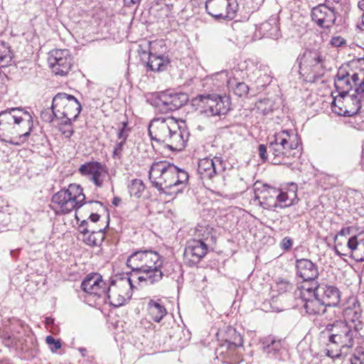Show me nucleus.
<instances>
[{"label":"nucleus","instance_id":"nucleus-1","mask_svg":"<svg viewBox=\"0 0 364 364\" xmlns=\"http://www.w3.org/2000/svg\"><path fill=\"white\" fill-rule=\"evenodd\" d=\"M302 146L298 134L293 131L282 130L268 138L267 145L259 144L258 152L263 162L270 160L274 165L291 167L301 155Z\"/></svg>","mask_w":364,"mask_h":364},{"label":"nucleus","instance_id":"nucleus-2","mask_svg":"<svg viewBox=\"0 0 364 364\" xmlns=\"http://www.w3.org/2000/svg\"><path fill=\"white\" fill-rule=\"evenodd\" d=\"M148 132L151 141L164 144L171 151L183 149L189 136L185 122L171 117L154 118Z\"/></svg>","mask_w":364,"mask_h":364},{"label":"nucleus","instance_id":"nucleus-3","mask_svg":"<svg viewBox=\"0 0 364 364\" xmlns=\"http://www.w3.org/2000/svg\"><path fill=\"white\" fill-rule=\"evenodd\" d=\"M33 117L29 112L13 107L0 112V140L20 146L31 134Z\"/></svg>","mask_w":364,"mask_h":364},{"label":"nucleus","instance_id":"nucleus-4","mask_svg":"<svg viewBox=\"0 0 364 364\" xmlns=\"http://www.w3.org/2000/svg\"><path fill=\"white\" fill-rule=\"evenodd\" d=\"M188 173L167 161L154 162L149 171L152 186L161 193L176 195L183 191L188 183Z\"/></svg>","mask_w":364,"mask_h":364},{"label":"nucleus","instance_id":"nucleus-5","mask_svg":"<svg viewBox=\"0 0 364 364\" xmlns=\"http://www.w3.org/2000/svg\"><path fill=\"white\" fill-rule=\"evenodd\" d=\"M127 265L132 272L142 273L143 275L134 274V280L144 281L149 284H154L161 281L168 273L162 270L163 258L156 252L151 250H139L132 252L127 259Z\"/></svg>","mask_w":364,"mask_h":364},{"label":"nucleus","instance_id":"nucleus-6","mask_svg":"<svg viewBox=\"0 0 364 364\" xmlns=\"http://www.w3.org/2000/svg\"><path fill=\"white\" fill-rule=\"evenodd\" d=\"M356 325L351 326L346 321H335L327 324L320 336L326 340V355L332 358H346L347 350L352 348L357 335Z\"/></svg>","mask_w":364,"mask_h":364},{"label":"nucleus","instance_id":"nucleus-7","mask_svg":"<svg viewBox=\"0 0 364 364\" xmlns=\"http://www.w3.org/2000/svg\"><path fill=\"white\" fill-rule=\"evenodd\" d=\"M82 187L76 183L70 184L66 189H61L51 198V209L58 215H64L77 210L86 203Z\"/></svg>","mask_w":364,"mask_h":364},{"label":"nucleus","instance_id":"nucleus-8","mask_svg":"<svg viewBox=\"0 0 364 364\" xmlns=\"http://www.w3.org/2000/svg\"><path fill=\"white\" fill-rule=\"evenodd\" d=\"M334 86L338 96L344 98L355 87V93L364 94V69L353 70L349 65L341 66L334 78Z\"/></svg>","mask_w":364,"mask_h":364},{"label":"nucleus","instance_id":"nucleus-9","mask_svg":"<svg viewBox=\"0 0 364 364\" xmlns=\"http://www.w3.org/2000/svg\"><path fill=\"white\" fill-rule=\"evenodd\" d=\"M196 109L207 117H221L230 110L231 101L226 95L216 93L200 95L192 100Z\"/></svg>","mask_w":364,"mask_h":364},{"label":"nucleus","instance_id":"nucleus-10","mask_svg":"<svg viewBox=\"0 0 364 364\" xmlns=\"http://www.w3.org/2000/svg\"><path fill=\"white\" fill-rule=\"evenodd\" d=\"M134 274L126 273L122 277H117L111 280L108 285L106 298L109 304L115 307L124 305L132 296Z\"/></svg>","mask_w":364,"mask_h":364},{"label":"nucleus","instance_id":"nucleus-11","mask_svg":"<svg viewBox=\"0 0 364 364\" xmlns=\"http://www.w3.org/2000/svg\"><path fill=\"white\" fill-rule=\"evenodd\" d=\"M51 108L52 114L48 119L43 117L48 122H53V116L56 114L76 120L82 109L81 104L73 95L63 92L58 93L53 97Z\"/></svg>","mask_w":364,"mask_h":364},{"label":"nucleus","instance_id":"nucleus-12","mask_svg":"<svg viewBox=\"0 0 364 364\" xmlns=\"http://www.w3.org/2000/svg\"><path fill=\"white\" fill-rule=\"evenodd\" d=\"M254 66L251 60H245L243 63L239 65L238 68H234L230 73L227 70H222L214 75V79L226 83L230 92H232L234 95L239 97H246L250 91L249 86L240 81L237 76L242 73V69L247 67L249 64Z\"/></svg>","mask_w":364,"mask_h":364},{"label":"nucleus","instance_id":"nucleus-13","mask_svg":"<svg viewBox=\"0 0 364 364\" xmlns=\"http://www.w3.org/2000/svg\"><path fill=\"white\" fill-rule=\"evenodd\" d=\"M159 112L167 113L180 109L188 101V97L183 92H163L154 93L147 100Z\"/></svg>","mask_w":364,"mask_h":364},{"label":"nucleus","instance_id":"nucleus-14","mask_svg":"<svg viewBox=\"0 0 364 364\" xmlns=\"http://www.w3.org/2000/svg\"><path fill=\"white\" fill-rule=\"evenodd\" d=\"M205 10L215 19L232 20L239 9L237 0H206Z\"/></svg>","mask_w":364,"mask_h":364},{"label":"nucleus","instance_id":"nucleus-15","mask_svg":"<svg viewBox=\"0 0 364 364\" xmlns=\"http://www.w3.org/2000/svg\"><path fill=\"white\" fill-rule=\"evenodd\" d=\"M196 232L198 236H201L202 238L188 241L183 253L185 259L190 265L197 264L205 257L208 251V246L203 240L207 238L210 234L208 229L206 228L205 230H203L202 226H198L196 228Z\"/></svg>","mask_w":364,"mask_h":364},{"label":"nucleus","instance_id":"nucleus-16","mask_svg":"<svg viewBox=\"0 0 364 364\" xmlns=\"http://www.w3.org/2000/svg\"><path fill=\"white\" fill-rule=\"evenodd\" d=\"M48 64L55 75L65 76L70 71L73 58L68 49H54L49 52Z\"/></svg>","mask_w":364,"mask_h":364},{"label":"nucleus","instance_id":"nucleus-17","mask_svg":"<svg viewBox=\"0 0 364 364\" xmlns=\"http://www.w3.org/2000/svg\"><path fill=\"white\" fill-rule=\"evenodd\" d=\"M300 296L304 301L303 306L309 315H319L326 311V306L316 296V291L309 284L301 287Z\"/></svg>","mask_w":364,"mask_h":364},{"label":"nucleus","instance_id":"nucleus-18","mask_svg":"<svg viewBox=\"0 0 364 364\" xmlns=\"http://www.w3.org/2000/svg\"><path fill=\"white\" fill-rule=\"evenodd\" d=\"M225 169V162L220 156L201 159L198 164V173L201 179H212L216 175L223 172Z\"/></svg>","mask_w":364,"mask_h":364},{"label":"nucleus","instance_id":"nucleus-19","mask_svg":"<svg viewBox=\"0 0 364 364\" xmlns=\"http://www.w3.org/2000/svg\"><path fill=\"white\" fill-rule=\"evenodd\" d=\"M311 286L316 291V296H318L326 307L338 306L340 304L341 292L337 287L326 283H314Z\"/></svg>","mask_w":364,"mask_h":364},{"label":"nucleus","instance_id":"nucleus-20","mask_svg":"<svg viewBox=\"0 0 364 364\" xmlns=\"http://www.w3.org/2000/svg\"><path fill=\"white\" fill-rule=\"evenodd\" d=\"M109 284L102 279L98 273L88 274L81 284L82 289L94 296L106 299V293Z\"/></svg>","mask_w":364,"mask_h":364},{"label":"nucleus","instance_id":"nucleus-21","mask_svg":"<svg viewBox=\"0 0 364 364\" xmlns=\"http://www.w3.org/2000/svg\"><path fill=\"white\" fill-rule=\"evenodd\" d=\"M363 95H358L356 93L349 96H346L343 100L344 107L337 106L336 104V99L334 98L331 103V108L333 112L338 115L345 117H352L358 114L361 108V98Z\"/></svg>","mask_w":364,"mask_h":364},{"label":"nucleus","instance_id":"nucleus-22","mask_svg":"<svg viewBox=\"0 0 364 364\" xmlns=\"http://www.w3.org/2000/svg\"><path fill=\"white\" fill-rule=\"evenodd\" d=\"M79 171L82 175L88 176L97 187L102 186L103 181L108 174L106 166L97 161L87 162L81 165Z\"/></svg>","mask_w":364,"mask_h":364},{"label":"nucleus","instance_id":"nucleus-23","mask_svg":"<svg viewBox=\"0 0 364 364\" xmlns=\"http://www.w3.org/2000/svg\"><path fill=\"white\" fill-rule=\"evenodd\" d=\"M336 14L333 10L318 5L312 9L311 18L318 26L329 28L335 23Z\"/></svg>","mask_w":364,"mask_h":364},{"label":"nucleus","instance_id":"nucleus-24","mask_svg":"<svg viewBox=\"0 0 364 364\" xmlns=\"http://www.w3.org/2000/svg\"><path fill=\"white\" fill-rule=\"evenodd\" d=\"M296 275L304 282L314 281L318 277V266L309 259H297L295 262Z\"/></svg>","mask_w":364,"mask_h":364},{"label":"nucleus","instance_id":"nucleus-25","mask_svg":"<svg viewBox=\"0 0 364 364\" xmlns=\"http://www.w3.org/2000/svg\"><path fill=\"white\" fill-rule=\"evenodd\" d=\"M321 63H325V58L316 50L305 52L300 62V73H308L309 68Z\"/></svg>","mask_w":364,"mask_h":364},{"label":"nucleus","instance_id":"nucleus-26","mask_svg":"<svg viewBox=\"0 0 364 364\" xmlns=\"http://www.w3.org/2000/svg\"><path fill=\"white\" fill-rule=\"evenodd\" d=\"M254 76H250L251 80L254 81L257 88H262L272 81V73L269 68L265 65H259L257 66L256 69L253 71Z\"/></svg>","mask_w":364,"mask_h":364},{"label":"nucleus","instance_id":"nucleus-27","mask_svg":"<svg viewBox=\"0 0 364 364\" xmlns=\"http://www.w3.org/2000/svg\"><path fill=\"white\" fill-rule=\"evenodd\" d=\"M262 350L269 358L281 360L284 352L281 341L271 338H266L262 343Z\"/></svg>","mask_w":364,"mask_h":364},{"label":"nucleus","instance_id":"nucleus-28","mask_svg":"<svg viewBox=\"0 0 364 364\" xmlns=\"http://www.w3.org/2000/svg\"><path fill=\"white\" fill-rule=\"evenodd\" d=\"M296 185L291 184V188L288 192L282 191L277 189L276 200L279 208H287L294 205L297 200Z\"/></svg>","mask_w":364,"mask_h":364},{"label":"nucleus","instance_id":"nucleus-29","mask_svg":"<svg viewBox=\"0 0 364 364\" xmlns=\"http://www.w3.org/2000/svg\"><path fill=\"white\" fill-rule=\"evenodd\" d=\"M169 63L170 60L167 56L150 52L146 66L151 71L161 72L165 70Z\"/></svg>","mask_w":364,"mask_h":364},{"label":"nucleus","instance_id":"nucleus-30","mask_svg":"<svg viewBox=\"0 0 364 364\" xmlns=\"http://www.w3.org/2000/svg\"><path fill=\"white\" fill-rule=\"evenodd\" d=\"M2 342L7 347H13L21 350H27V339H24L22 336L11 335L7 332L1 333Z\"/></svg>","mask_w":364,"mask_h":364},{"label":"nucleus","instance_id":"nucleus-31","mask_svg":"<svg viewBox=\"0 0 364 364\" xmlns=\"http://www.w3.org/2000/svg\"><path fill=\"white\" fill-rule=\"evenodd\" d=\"M264 190L261 192L262 196L258 197L262 200L260 201L261 205L267 210H274L279 208V204L276 200L277 189L267 186H264Z\"/></svg>","mask_w":364,"mask_h":364},{"label":"nucleus","instance_id":"nucleus-32","mask_svg":"<svg viewBox=\"0 0 364 364\" xmlns=\"http://www.w3.org/2000/svg\"><path fill=\"white\" fill-rule=\"evenodd\" d=\"M348 247L351 251V257L356 262H364V240H358L357 236H353L349 238Z\"/></svg>","mask_w":364,"mask_h":364},{"label":"nucleus","instance_id":"nucleus-33","mask_svg":"<svg viewBox=\"0 0 364 364\" xmlns=\"http://www.w3.org/2000/svg\"><path fill=\"white\" fill-rule=\"evenodd\" d=\"M259 29L262 32L263 36L266 37L278 38L280 36L278 21L275 17H271L267 21L262 23Z\"/></svg>","mask_w":364,"mask_h":364},{"label":"nucleus","instance_id":"nucleus-34","mask_svg":"<svg viewBox=\"0 0 364 364\" xmlns=\"http://www.w3.org/2000/svg\"><path fill=\"white\" fill-rule=\"evenodd\" d=\"M149 314L155 322H160L167 314L166 308L159 301L151 300L147 305Z\"/></svg>","mask_w":364,"mask_h":364},{"label":"nucleus","instance_id":"nucleus-35","mask_svg":"<svg viewBox=\"0 0 364 364\" xmlns=\"http://www.w3.org/2000/svg\"><path fill=\"white\" fill-rule=\"evenodd\" d=\"M343 314L346 320L352 323L359 321L362 315V309L358 301L353 299L352 304L343 309Z\"/></svg>","mask_w":364,"mask_h":364},{"label":"nucleus","instance_id":"nucleus-36","mask_svg":"<svg viewBox=\"0 0 364 364\" xmlns=\"http://www.w3.org/2000/svg\"><path fill=\"white\" fill-rule=\"evenodd\" d=\"M105 237L104 229L100 228L97 230L92 229L87 235L82 237L84 242L91 247L100 246Z\"/></svg>","mask_w":364,"mask_h":364},{"label":"nucleus","instance_id":"nucleus-37","mask_svg":"<svg viewBox=\"0 0 364 364\" xmlns=\"http://www.w3.org/2000/svg\"><path fill=\"white\" fill-rule=\"evenodd\" d=\"M225 344L228 348L235 349L242 346L243 339L241 335L235 328H230L226 333Z\"/></svg>","mask_w":364,"mask_h":364},{"label":"nucleus","instance_id":"nucleus-38","mask_svg":"<svg viewBox=\"0 0 364 364\" xmlns=\"http://www.w3.org/2000/svg\"><path fill=\"white\" fill-rule=\"evenodd\" d=\"M13 55L10 46L5 42H0V67L5 68L10 65Z\"/></svg>","mask_w":364,"mask_h":364},{"label":"nucleus","instance_id":"nucleus-39","mask_svg":"<svg viewBox=\"0 0 364 364\" xmlns=\"http://www.w3.org/2000/svg\"><path fill=\"white\" fill-rule=\"evenodd\" d=\"M324 63H321L314 65V67L309 68L308 73H304V75H306V77L309 78V81H316L321 78L325 73L326 67Z\"/></svg>","mask_w":364,"mask_h":364},{"label":"nucleus","instance_id":"nucleus-40","mask_svg":"<svg viewBox=\"0 0 364 364\" xmlns=\"http://www.w3.org/2000/svg\"><path fill=\"white\" fill-rule=\"evenodd\" d=\"M128 189L130 196L139 198L144 191L145 186L141 180L136 178L131 181Z\"/></svg>","mask_w":364,"mask_h":364},{"label":"nucleus","instance_id":"nucleus-41","mask_svg":"<svg viewBox=\"0 0 364 364\" xmlns=\"http://www.w3.org/2000/svg\"><path fill=\"white\" fill-rule=\"evenodd\" d=\"M274 102L269 98H264L256 102L257 110L263 115H267L274 109Z\"/></svg>","mask_w":364,"mask_h":364},{"label":"nucleus","instance_id":"nucleus-42","mask_svg":"<svg viewBox=\"0 0 364 364\" xmlns=\"http://www.w3.org/2000/svg\"><path fill=\"white\" fill-rule=\"evenodd\" d=\"M348 364H364V351L362 348L355 349V351L347 358Z\"/></svg>","mask_w":364,"mask_h":364},{"label":"nucleus","instance_id":"nucleus-43","mask_svg":"<svg viewBox=\"0 0 364 364\" xmlns=\"http://www.w3.org/2000/svg\"><path fill=\"white\" fill-rule=\"evenodd\" d=\"M52 352H56L61 348V343L59 340H55L52 336H48L46 338Z\"/></svg>","mask_w":364,"mask_h":364},{"label":"nucleus","instance_id":"nucleus-44","mask_svg":"<svg viewBox=\"0 0 364 364\" xmlns=\"http://www.w3.org/2000/svg\"><path fill=\"white\" fill-rule=\"evenodd\" d=\"M320 5L326 7V9H330L337 14L338 6L341 5V0H325L324 2Z\"/></svg>","mask_w":364,"mask_h":364},{"label":"nucleus","instance_id":"nucleus-45","mask_svg":"<svg viewBox=\"0 0 364 364\" xmlns=\"http://www.w3.org/2000/svg\"><path fill=\"white\" fill-rule=\"evenodd\" d=\"M127 122H122V126L119 128L117 132V138L119 141L126 142L127 136H128V129H127Z\"/></svg>","mask_w":364,"mask_h":364},{"label":"nucleus","instance_id":"nucleus-46","mask_svg":"<svg viewBox=\"0 0 364 364\" xmlns=\"http://www.w3.org/2000/svg\"><path fill=\"white\" fill-rule=\"evenodd\" d=\"M56 119L58 120H59V122H58V127H60V126H65V127H68V126H73V122H75V120H73V119L72 118H70V117H63V116H53V120Z\"/></svg>","mask_w":364,"mask_h":364},{"label":"nucleus","instance_id":"nucleus-47","mask_svg":"<svg viewBox=\"0 0 364 364\" xmlns=\"http://www.w3.org/2000/svg\"><path fill=\"white\" fill-rule=\"evenodd\" d=\"M124 144L125 142L122 141H119L116 144L112 154L113 158L119 159L122 158Z\"/></svg>","mask_w":364,"mask_h":364},{"label":"nucleus","instance_id":"nucleus-48","mask_svg":"<svg viewBox=\"0 0 364 364\" xmlns=\"http://www.w3.org/2000/svg\"><path fill=\"white\" fill-rule=\"evenodd\" d=\"M58 129H59V131L61 132V134L65 137H66L68 139H70L74 133V129H73V126H68V127L60 126V127H58Z\"/></svg>","mask_w":364,"mask_h":364},{"label":"nucleus","instance_id":"nucleus-49","mask_svg":"<svg viewBox=\"0 0 364 364\" xmlns=\"http://www.w3.org/2000/svg\"><path fill=\"white\" fill-rule=\"evenodd\" d=\"M92 228H90L87 220H83L79 224V231L82 234L83 237L87 235Z\"/></svg>","mask_w":364,"mask_h":364},{"label":"nucleus","instance_id":"nucleus-50","mask_svg":"<svg viewBox=\"0 0 364 364\" xmlns=\"http://www.w3.org/2000/svg\"><path fill=\"white\" fill-rule=\"evenodd\" d=\"M292 245L293 240L289 237H285L282 239L280 246L284 251H289L291 248Z\"/></svg>","mask_w":364,"mask_h":364},{"label":"nucleus","instance_id":"nucleus-51","mask_svg":"<svg viewBox=\"0 0 364 364\" xmlns=\"http://www.w3.org/2000/svg\"><path fill=\"white\" fill-rule=\"evenodd\" d=\"M345 43V40L341 36L333 37L331 40V44L335 47H340Z\"/></svg>","mask_w":364,"mask_h":364},{"label":"nucleus","instance_id":"nucleus-52","mask_svg":"<svg viewBox=\"0 0 364 364\" xmlns=\"http://www.w3.org/2000/svg\"><path fill=\"white\" fill-rule=\"evenodd\" d=\"M280 289H283L284 291H290L292 289L291 284L287 281H281L278 283Z\"/></svg>","mask_w":364,"mask_h":364},{"label":"nucleus","instance_id":"nucleus-53","mask_svg":"<svg viewBox=\"0 0 364 364\" xmlns=\"http://www.w3.org/2000/svg\"><path fill=\"white\" fill-rule=\"evenodd\" d=\"M88 204L92 206V210H98V208H104L103 204L100 201H90Z\"/></svg>","mask_w":364,"mask_h":364},{"label":"nucleus","instance_id":"nucleus-54","mask_svg":"<svg viewBox=\"0 0 364 364\" xmlns=\"http://www.w3.org/2000/svg\"><path fill=\"white\" fill-rule=\"evenodd\" d=\"M141 0H124V4L127 6H131L132 5L137 4Z\"/></svg>","mask_w":364,"mask_h":364},{"label":"nucleus","instance_id":"nucleus-55","mask_svg":"<svg viewBox=\"0 0 364 364\" xmlns=\"http://www.w3.org/2000/svg\"><path fill=\"white\" fill-rule=\"evenodd\" d=\"M100 216L99 214H97V213H92L90 215L89 219L92 222L96 223V222H97L100 220Z\"/></svg>","mask_w":364,"mask_h":364},{"label":"nucleus","instance_id":"nucleus-56","mask_svg":"<svg viewBox=\"0 0 364 364\" xmlns=\"http://www.w3.org/2000/svg\"><path fill=\"white\" fill-rule=\"evenodd\" d=\"M358 7L363 12L362 15V22L364 24V0H360L358 2Z\"/></svg>","mask_w":364,"mask_h":364},{"label":"nucleus","instance_id":"nucleus-57","mask_svg":"<svg viewBox=\"0 0 364 364\" xmlns=\"http://www.w3.org/2000/svg\"><path fill=\"white\" fill-rule=\"evenodd\" d=\"M121 202L122 199L119 197L115 196L114 197L112 203L114 206L117 207L118 205H119Z\"/></svg>","mask_w":364,"mask_h":364},{"label":"nucleus","instance_id":"nucleus-58","mask_svg":"<svg viewBox=\"0 0 364 364\" xmlns=\"http://www.w3.org/2000/svg\"><path fill=\"white\" fill-rule=\"evenodd\" d=\"M44 114H46L44 117H45L46 118H47V119H48V118L49 117L50 114H52V109H51V110H45V111H43V112L41 113V118H42L43 120H45V121H46V122H48V121H47V120L43 117V115H44Z\"/></svg>","mask_w":364,"mask_h":364},{"label":"nucleus","instance_id":"nucleus-59","mask_svg":"<svg viewBox=\"0 0 364 364\" xmlns=\"http://www.w3.org/2000/svg\"><path fill=\"white\" fill-rule=\"evenodd\" d=\"M45 323L48 326L52 325L54 323V318H53L51 317H46V320H45Z\"/></svg>","mask_w":364,"mask_h":364},{"label":"nucleus","instance_id":"nucleus-60","mask_svg":"<svg viewBox=\"0 0 364 364\" xmlns=\"http://www.w3.org/2000/svg\"><path fill=\"white\" fill-rule=\"evenodd\" d=\"M349 232H350V231H349V228H342V229L339 231L338 234H339L340 235H346V234L349 233Z\"/></svg>","mask_w":364,"mask_h":364},{"label":"nucleus","instance_id":"nucleus-61","mask_svg":"<svg viewBox=\"0 0 364 364\" xmlns=\"http://www.w3.org/2000/svg\"><path fill=\"white\" fill-rule=\"evenodd\" d=\"M80 352L81 353L82 355L84 357L85 356V352H86V349L85 348H81L79 349Z\"/></svg>","mask_w":364,"mask_h":364},{"label":"nucleus","instance_id":"nucleus-62","mask_svg":"<svg viewBox=\"0 0 364 364\" xmlns=\"http://www.w3.org/2000/svg\"><path fill=\"white\" fill-rule=\"evenodd\" d=\"M335 252L338 256L342 255V254L338 251V250L336 247L335 248Z\"/></svg>","mask_w":364,"mask_h":364},{"label":"nucleus","instance_id":"nucleus-63","mask_svg":"<svg viewBox=\"0 0 364 364\" xmlns=\"http://www.w3.org/2000/svg\"><path fill=\"white\" fill-rule=\"evenodd\" d=\"M0 364H11L8 360L0 361Z\"/></svg>","mask_w":364,"mask_h":364},{"label":"nucleus","instance_id":"nucleus-64","mask_svg":"<svg viewBox=\"0 0 364 364\" xmlns=\"http://www.w3.org/2000/svg\"><path fill=\"white\" fill-rule=\"evenodd\" d=\"M27 338L30 339V340H32V337L30 336H27Z\"/></svg>","mask_w":364,"mask_h":364}]
</instances>
